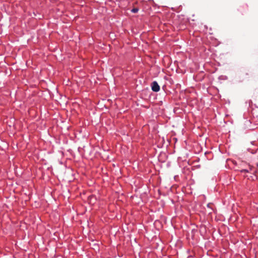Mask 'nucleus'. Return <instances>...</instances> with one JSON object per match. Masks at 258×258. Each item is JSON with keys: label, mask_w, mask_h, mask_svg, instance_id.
Wrapping results in <instances>:
<instances>
[{"label": "nucleus", "mask_w": 258, "mask_h": 258, "mask_svg": "<svg viewBox=\"0 0 258 258\" xmlns=\"http://www.w3.org/2000/svg\"><path fill=\"white\" fill-rule=\"evenodd\" d=\"M152 90L154 92H158L160 90V86L157 82L154 81L151 85Z\"/></svg>", "instance_id": "1"}, {"label": "nucleus", "mask_w": 258, "mask_h": 258, "mask_svg": "<svg viewBox=\"0 0 258 258\" xmlns=\"http://www.w3.org/2000/svg\"><path fill=\"white\" fill-rule=\"evenodd\" d=\"M241 171V172H247L248 170L246 169H243Z\"/></svg>", "instance_id": "3"}, {"label": "nucleus", "mask_w": 258, "mask_h": 258, "mask_svg": "<svg viewBox=\"0 0 258 258\" xmlns=\"http://www.w3.org/2000/svg\"><path fill=\"white\" fill-rule=\"evenodd\" d=\"M132 12L136 13L139 11V9L137 8H135L131 10Z\"/></svg>", "instance_id": "2"}]
</instances>
